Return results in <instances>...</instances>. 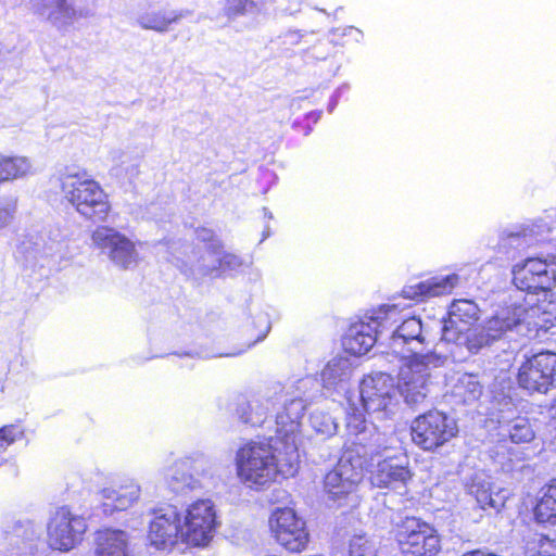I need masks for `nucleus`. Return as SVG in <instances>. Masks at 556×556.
<instances>
[{
    "instance_id": "obj_1",
    "label": "nucleus",
    "mask_w": 556,
    "mask_h": 556,
    "mask_svg": "<svg viewBox=\"0 0 556 556\" xmlns=\"http://www.w3.org/2000/svg\"><path fill=\"white\" fill-rule=\"evenodd\" d=\"M238 478L250 488H263L278 476H294L299 466V453L294 442L278 438L268 441H250L236 453Z\"/></svg>"
},
{
    "instance_id": "obj_2",
    "label": "nucleus",
    "mask_w": 556,
    "mask_h": 556,
    "mask_svg": "<svg viewBox=\"0 0 556 556\" xmlns=\"http://www.w3.org/2000/svg\"><path fill=\"white\" fill-rule=\"evenodd\" d=\"M60 187L64 199L83 217L96 222L105 220L111 210L109 197L86 172H66L60 177Z\"/></svg>"
},
{
    "instance_id": "obj_3",
    "label": "nucleus",
    "mask_w": 556,
    "mask_h": 556,
    "mask_svg": "<svg viewBox=\"0 0 556 556\" xmlns=\"http://www.w3.org/2000/svg\"><path fill=\"white\" fill-rule=\"evenodd\" d=\"M402 362L397 375V392L405 404L418 407L426 402L429 395L431 369L443 366L446 357L433 350Z\"/></svg>"
},
{
    "instance_id": "obj_4",
    "label": "nucleus",
    "mask_w": 556,
    "mask_h": 556,
    "mask_svg": "<svg viewBox=\"0 0 556 556\" xmlns=\"http://www.w3.org/2000/svg\"><path fill=\"white\" fill-rule=\"evenodd\" d=\"M542 311V305L527 306L517 302L500 307L481 327L476 328L470 341V352L478 353L522 324L540 326L535 318Z\"/></svg>"
},
{
    "instance_id": "obj_5",
    "label": "nucleus",
    "mask_w": 556,
    "mask_h": 556,
    "mask_svg": "<svg viewBox=\"0 0 556 556\" xmlns=\"http://www.w3.org/2000/svg\"><path fill=\"white\" fill-rule=\"evenodd\" d=\"M395 315V306H384L352 325L343 339L344 350L353 355L366 354L374 346L378 337L388 328L390 321H396Z\"/></svg>"
},
{
    "instance_id": "obj_6",
    "label": "nucleus",
    "mask_w": 556,
    "mask_h": 556,
    "mask_svg": "<svg viewBox=\"0 0 556 556\" xmlns=\"http://www.w3.org/2000/svg\"><path fill=\"white\" fill-rule=\"evenodd\" d=\"M87 530L86 520L66 507L58 508L47 523V543L60 552H70L81 541Z\"/></svg>"
},
{
    "instance_id": "obj_7",
    "label": "nucleus",
    "mask_w": 556,
    "mask_h": 556,
    "mask_svg": "<svg viewBox=\"0 0 556 556\" xmlns=\"http://www.w3.org/2000/svg\"><path fill=\"white\" fill-rule=\"evenodd\" d=\"M361 400L369 415L382 419L393 413L396 404V392L393 378L384 372L366 376L361 383Z\"/></svg>"
},
{
    "instance_id": "obj_8",
    "label": "nucleus",
    "mask_w": 556,
    "mask_h": 556,
    "mask_svg": "<svg viewBox=\"0 0 556 556\" xmlns=\"http://www.w3.org/2000/svg\"><path fill=\"white\" fill-rule=\"evenodd\" d=\"M91 241L115 266L122 269H129L139 264L140 257L136 243L115 228L98 226L92 231Z\"/></svg>"
},
{
    "instance_id": "obj_9",
    "label": "nucleus",
    "mask_w": 556,
    "mask_h": 556,
    "mask_svg": "<svg viewBox=\"0 0 556 556\" xmlns=\"http://www.w3.org/2000/svg\"><path fill=\"white\" fill-rule=\"evenodd\" d=\"M513 283L520 291L538 293L556 285V256L548 260L527 258L513 266Z\"/></svg>"
},
{
    "instance_id": "obj_10",
    "label": "nucleus",
    "mask_w": 556,
    "mask_h": 556,
    "mask_svg": "<svg viewBox=\"0 0 556 556\" xmlns=\"http://www.w3.org/2000/svg\"><path fill=\"white\" fill-rule=\"evenodd\" d=\"M184 543L192 546H206L217 527L216 510L210 500H199L190 504L182 515Z\"/></svg>"
},
{
    "instance_id": "obj_11",
    "label": "nucleus",
    "mask_w": 556,
    "mask_h": 556,
    "mask_svg": "<svg viewBox=\"0 0 556 556\" xmlns=\"http://www.w3.org/2000/svg\"><path fill=\"white\" fill-rule=\"evenodd\" d=\"M456 433L455 420L439 410H429L417 417L412 426L413 441L428 451L443 445Z\"/></svg>"
},
{
    "instance_id": "obj_12",
    "label": "nucleus",
    "mask_w": 556,
    "mask_h": 556,
    "mask_svg": "<svg viewBox=\"0 0 556 556\" xmlns=\"http://www.w3.org/2000/svg\"><path fill=\"white\" fill-rule=\"evenodd\" d=\"M433 342L434 338L429 329L424 326L420 318L413 316L402 320L392 330L389 349L401 361H405L417 354H424V349Z\"/></svg>"
},
{
    "instance_id": "obj_13",
    "label": "nucleus",
    "mask_w": 556,
    "mask_h": 556,
    "mask_svg": "<svg viewBox=\"0 0 556 556\" xmlns=\"http://www.w3.org/2000/svg\"><path fill=\"white\" fill-rule=\"evenodd\" d=\"M479 307L470 300H455L448 311V318L441 327V340L466 346L470 352L472 326L479 318Z\"/></svg>"
},
{
    "instance_id": "obj_14",
    "label": "nucleus",
    "mask_w": 556,
    "mask_h": 556,
    "mask_svg": "<svg viewBox=\"0 0 556 556\" xmlns=\"http://www.w3.org/2000/svg\"><path fill=\"white\" fill-rule=\"evenodd\" d=\"M519 386L529 392L546 393L556 386V354L540 353L525 362L518 372Z\"/></svg>"
},
{
    "instance_id": "obj_15",
    "label": "nucleus",
    "mask_w": 556,
    "mask_h": 556,
    "mask_svg": "<svg viewBox=\"0 0 556 556\" xmlns=\"http://www.w3.org/2000/svg\"><path fill=\"white\" fill-rule=\"evenodd\" d=\"M269 527L277 542L292 553L302 552L308 543L305 522L290 508L276 509L269 518Z\"/></svg>"
},
{
    "instance_id": "obj_16",
    "label": "nucleus",
    "mask_w": 556,
    "mask_h": 556,
    "mask_svg": "<svg viewBox=\"0 0 556 556\" xmlns=\"http://www.w3.org/2000/svg\"><path fill=\"white\" fill-rule=\"evenodd\" d=\"M402 552L410 556H433L439 549V538L427 523L406 518L397 532Z\"/></svg>"
},
{
    "instance_id": "obj_17",
    "label": "nucleus",
    "mask_w": 556,
    "mask_h": 556,
    "mask_svg": "<svg viewBox=\"0 0 556 556\" xmlns=\"http://www.w3.org/2000/svg\"><path fill=\"white\" fill-rule=\"evenodd\" d=\"M148 538L159 549L184 543L182 515L174 506L159 509L150 522Z\"/></svg>"
},
{
    "instance_id": "obj_18",
    "label": "nucleus",
    "mask_w": 556,
    "mask_h": 556,
    "mask_svg": "<svg viewBox=\"0 0 556 556\" xmlns=\"http://www.w3.org/2000/svg\"><path fill=\"white\" fill-rule=\"evenodd\" d=\"M28 5L34 15L59 29L67 28L85 16L75 0H28Z\"/></svg>"
},
{
    "instance_id": "obj_19",
    "label": "nucleus",
    "mask_w": 556,
    "mask_h": 556,
    "mask_svg": "<svg viewBox=\"0 0 556 556\" xmlns=\"http://www.w3.org/2000/svg\"><path fill=\"white\" fill-rule=\"evenodd\" d=\"M305 409L306 403L301 397L286 401L276 416V438L282 442H294L298 446L301 420Z\"/></svg>"
},
{
    "instance_id": "obj_20",
    "label": "nucleus",
    "mask_w": 556,
    "mask_h": 556,
    "mask_svg": "<svg viewBox=\"0 0 556 556\" xmlns=\"http://www.w3.org/2000/svg\"><path fill=\"white\" fill-rule=\"evenodd\" d=\"M412 473L406 465L405 457H387L370 471L371 484L378 488H397L410 480Z\"/></svg>"
},
{
    "instance_id": "obj_21",
    "label": "nucleus",
    "mask_w": 556,
    "mask_h": 556,
    "mask_svg": "<svg viewBox=\"0 0 556 556\" xmlns=\"http://www.w3.org/2000/svg\"><path fill=\"white\" fill-rule=\"evenodd\" d=\"M368 447L363 444V439L355 444V448L348 450L339 459L336 468L342 473L345 490L353 491L363 479L364 469L369 466L366 455Z\"/></svg>"
},
{
    "instance_id": "obj_22",
    "label": "nucleus",
    "mask_w": 556,
    "mask_h": 556,
    "mask_svg": "<svg viewBox=\"0 0 556 556\" xmlns=\"http://www.w3.org/2000/svg\"><path fill=\"white\" fill-rule=\"evenodd\" d=\"M140 485L134 479H124L116 486L102 489L103 510L112 514L130 508L140 497Z\"/></svg>"
},
{
    "instance_id": "obj_23",
    "label": "nucleus",
    "mask_w": 556,
    "mask_h": 556,
    "mask_svg": "<svg viewBox=\"0 0 556 556\" xmlns=\"http://www.w3.org/2000/svg\"><path fill=\"white\" fill-rule=\"evenodd\" d=\"M459 277L456 274L438 276L407 286L403 289V296L415 301H424L432 296L448 294L458 285Z\"/></svg>"
},
{
    "instance_id": "obj_24",
    "label": "nucleus",
    "mask_w": 556,
    "mask_h": 556,
    "mask_svg": "<svg viewBox=\"0 0 556 556\" xmlns=\"http://www.w3.org/2000/svg\"><path fill=\"white\" fill-rule=\"evenodd\" d=\"M94 554L96 556H129L127 533L116 529L98 531Z\"/></svg>"
},
{
    "instance_id": "obj_25",
    "label": "nucleus",
    "mask_w": 556,
    "mask_h": 556,
    "mask_svg": "<svg viewBox=\"0 0 556 556\" xmlns=\"http://www.w3.org/2000/svg\"><path fill=\"white\" fill-rule=\"evenodd\" d=\"M352 372L353 364L349 357H333L321 370L323 384L327 389L343 387L350 380Z\"/></svg>"
},
{
    "instance_id": "obj_26",
    "label": "nucleus",
    "mask_w": 556,
    "mask_h": 556,
    "mask_svg": "<svg viewBox=\"0 0 556 556\" xmlns=\"http://www.w3.org/2000/svg\"><path fill=\"white\" fill-rule=\"evenodd\" d=\"M33 174L34 166L27 156L0 154V185L23 179Z\"/></svg>"
},
{
    "instance_id": "obj_27",
    "label": "nucleus",
    "mask_w": 556,
    "mask_h": 556,
    "mask_svg": "<svg viewBox=\"0 0 556 556\" xmlns=\"http://www.w3.org/2000/svg\"><path fill=\"white\" fill-rule=\"evenodd\" d=\"M181 15L176 13H167L162 10L147 11L137 17V24L146 30H154L156 33H166L170 24L180 20Z\"/></svg>"
},
{
    "instance_id": "obj_28",
    "label": "nucleus",
    "mask_w": 556,
    "mask_h": 556,
    "mask_svg": "<svg viewBox=\"0 0 556 556\" xmlns=\"http://www.w3.org/2000/svg\"><path fill=\"white\" fill-rule=\"evenodd\" d=\"M538 522L556 525V479L544 490L534 507Z\"/></svg>"
},
{
    "instance_id": "obj_29",
    "label": "nucleus",
    "mask_w": 556,
    "mask_h": 556,
    "mask_svg": "<svg viewBox=\"0 0 556 556\" xmlns=\"http://www.w3.org/2000/svg\"><path fill=\"white\" fill-rule=\"evenodd\" d=\"M482 388L476 376L470 374L462 375L454 386V394L464 403H470L480 397Z\"/></svg>"
},
{
    "instance_id": "obj_30",
    "label": "nucleus",
    "mask_w": 556,
    "mask_h": 556,
    "mask_svg": "<svg viewBox=\"0 0 556 556\" xmlns=\"http://www.w3.org/2000/svg\"><path fill=\"white\" fill-rule=\"evenodd\" d=\"M507 432L513 443H529L535 438V431L529 418L517 417L507 425Z\"/></svg>"
},
{
    "instance_id": "obj_31",
    "label": "nucleus",
    "mask_w": 556,
    "mask_h": 556,
    "mask_svg": "<svg viewBox=\"0 0 556 556\" xmlns=\"http://www.w3.org/2000/svg\"><path fill=\"white\" fill-rule=\"evenodd\" d=\"M469 492L476 497L482 509L494 508L498 510L503 506L501 501L493 497L490 483L486 481H477L475 479L469 486Z\"/></svg>"
},
{
    "instance_id": "obj_32",
    "label": "nucleus",
    "mask_w": 556,
    "mask_h": 556,
    "mask_svg": "<svg viewBox=\"0 0 556 556\" xmlns=\"http://www.w3.org/2000/svg\"><path fill=\"white\" fill-rule=\"evenodd\" d=\"M180 464H176L167 472L170 489L176 492H185L200 486V482L192 475L180 471Z\"/></svg>"
},
{
    "instance_id": "obj_33",
    "label": "nucleus",
    "mask_w": 556,
    "mask_h": 556,
    "mask_svg": "<svg viewBox=\"0 0 556 556\" xmlns=\"http://www.w3.org/2000/svg\"><path fill=\"white\" fill-rule=\"evenodd\" d=\"M349 556H378L377 544L365 535H354L350 540Z\"/></svg>"
},
{
    "instance_id": "obj_34",
    "label": "nucleus",
    "mask_w": 556,
    "mask_h": 556,
    "mask_svg": "<svg viewBox=\"0 0 556 556\" xmlns=\"http://www.w3.org/2000/svg\"><path fill=\"white\" fill-rule=\"evenodd\" d=\"M312 428L323 435H331L336 432L337 426L332 418L321 412H315L309 418Z\"/></svg>"
},
{
    "instance_id": "obj_35",
    "label": "nucleus",
    "mask_w": 556,
    "mask_h": 556,
    "mask_svg": "<svg viewBox=\"0 0 556 556\" xmlns=\"http://www.w3.org/2000/svg\"><path fill=\"white\" fill-rule=\"evenodd\" d=\"M325 489L328 493L332 494L333 497H340L341 495L348 494L351 491L345 490L344 480L342 473H339L337 468L329 471L325 477Z\"/></svg>"
},
{
    "instance_id": "obj_36",
    "label": "nucleus",
    "mask_w": 556,
    "mask_h": 556,
    "mask_svg": "<svg viewBox=\"0 0 556 556\" xmlns=\"http://www.w3.org/2000/svg\"><path fill=\"white\" fill-rule=\"evenodd\" d=\"M17 211V200L13 197L0 198V229L10 226Z\"/></svg>"
},
{
    "instance_id": "obj_37",
    "label": "nucleus",
    "mask_w": 556,
    "mask_h": 556,
    "mask_svg": "<svg viewBox=\"0 0 556 556\" xmlns=\"http://www.w3.org/2000/svg\"><path fill=\"white\" fill-rule=\"evenodd\" d=\"M266 2H258L257 0H227V13L229 16H236L253 11L256 7L263 5Z\"/></svg>"
},
{
    "instance_id": "obj_38",
    "label": "nucleus",
    "mask_w": 556,
    "mask_h": 556,
    "mask_svg": "<svg viewBox=\"0 0 556 556\" xmlns=\"http://www.w3.org/2000/svg\"><path fill=\"white\" fill-rule=\"evenodd\" d=\"M20 434L21 431L13 425L2 427L0 429V450L11 445Z\"/></svg>"
},
{
    "instance_id": "obj_39",
    "label": "nucleus",
    "mask_w": 556,
    "mask_h": 556,
    "mask_svg": "<svg viewBox=\"0 0 556 556\" xmlns=\"http://www.w3.org/2000/svg\"><path fill=\"white\" fill-rule=\"evenodd\" d=\"M250 413L245 417V422L251 424L252 426L262 425L266 417V412L261 407L258 403H251L249 405Z\"/></svg>"
},
{
    "instance_id": "obj_40",
    "label": "nucleus",
    "mask_w": 556,
    "mask_h": 556,
    "mask_svg": "<svg viewBox=\"0 0 556 556\" xmlns=\"http://www.w3.org/2000/svg\"><path fill=\"white\" fill-rule=\"evenodd\" d=\"M216 261H218V268L220 269H237L241 266L240 258L235 254H224L222 257H217Z\"/></svg>"
},
{
    "instance_id": "obj_41",
    "label": "nucleus",
    "mask_w": 556,
    "mask_h": 556,
    "mask_svg": "<svg viewBox=\"0 0 556 556\" xmlns=\"http://www.w3.org/2000/svg\"><path fill=\"white\" fill-rule=\"evenodd\" d=\"M333 36H351L355 41H359L363 37L362 31L353 26H348L343 28H337L332 31Z\"/></svg>"
},
{
    "instance_id": "obj_42",
    "label": "nucleus",
    "mask_w": 556,
    "mask_h": 556,
    "mask_svg": "<svg viewBox=\"0 0 556 556\" xmlns=\"http://www.w3.org/2000/svg\"><path fill=\"white\" fill-rule=\"evenodd\" d=\"M348 428L358 435L368 430V425L365 420H358L354 417L349 420Z\"/></svg>"
},
{
    "instance_id": "obj_43",
    "label": "nucleus",
    "mask_w": 556,
    "mask_h": 556,
    "mask_svg": "<svg viewBox=\"0 0 556 556\" xmlns=\"http://www.w3.org/2000/svg\"><path fill=\"white\" fill-rule=\"evenodd\" d=\"M549 412L552 417L556 419V399L554 400V403L552 404Z\"/></svg>"
},
{
    "instance_id": "obj_44",
    "label": "nucleus",
    "mask_w": 556,
    "mask_h": 556,
    "mask_svg": "<svg viewBox=\"0 0 556 556\" xmlns=\"http://www.w3.org/2000/svg\"><path fill=\"white\" fill-rule=\"evenodd\" d=\"M509 239L511 240V243H513L515 241H519L520 240V236L518 233L517 235H510Z\"/></svg>"
},
{
    "instance_id": "obj_45",
    "label": "nucleus",
    "mask_w": 556,
    "mask_h": 556,
    "mask_svg": "<svg viewBox=\"0 0 556 556\" xmlns=\"http://www.w3.org/2000/svg\"><path fill=\"white\" fill-rule=\"evenodd\" d=\"M241 353V351H238V352H231V353H226V354H219V356H236V355H239Z\"/></svg>"
},
{
    "instance_id": "obj_46",
    "label": "nucleus",
    "mask_w": 556,
    "mask_h": 556,
    "mask_svg": "<svg viewBox=\"0 0 556 556\" xmlns=\"http://www.w3.org/2000/svg\"><path fill=\"white\" fill-rule=\"evenodd\" d=\"M216 268H217L216 266H212V267H206V268H205V270H206V271H212V270H214V269H216Z\"/></svg>"
},
{
    "instance_id": "obj_47",
    "label": "nucleus",
    "mask_w": 556,
    "mask_h": 556,
    "mask_svg": "<svg viewBox=\"0 0 556 556\" xmlns=\"http://www.w3.org/2000/svg\"><path fill=\"white\" fill-rule=\"evenodd\" d=\"M552 304L554 305V313L556 314V302Z\"/></svg>"
},
{
    "instance_id": "obj_48",
    "label": "nucleus",
    "mask_w": 556,
    "mask_h": 556,
    "mask_svg": "<svg viewBox=\"0 0 556 556\" xmlns=\"http://www.w3.org/2000/svg\"><path fill=\"white\" fill-rule=\"evenodd\" d=\"M258 2H267L268 0H257Z\"/></svg>"
}]
</instances>
